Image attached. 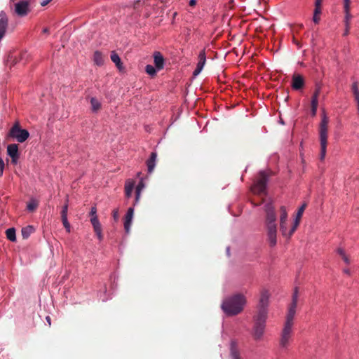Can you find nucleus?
Listing matches in <instances>:
<instances>
[{
    "label": "nucleus",
    "instance_id": "obj_26",
    "mask_svg": "<svg viewBox=\"0 0 359 359\" xmlns=\"http://www.w3.org/2000/svg\"><path fill=\"white\" fill-rule=\"evenodd\" d=\"M94 231L95 232L98 239L100 241H102L103 238V235L102 233V226L100 223H98L97 224H95L93 226Z\"/></svg>",
    "mask_w": 359,
    "mask_h": 359
},
{
    "label": "nucleus",
    "instance_id": "obj_38",
    "mask_svg": "<svg viewBox=\"0 0 359 359\" xmlns=\"http://www.w3.org/2000/svg\"><path fill=\"white\" fill-rule=\"evenodd\" d=\"M306 203L302 204V205L299 208L296 217L301 219V217H302L303 212L305 210L306 208Z\"/></svg>",
    "mask_w": 359,
    "mask_h": 359
},
{
    "label": "nucleus",
    "instance_id": "obj_53",
    "mask_svg": "<svg viewBox=\"0 0 359 359\" xmlns=\"http://www.w3.org/2000/svg\"><path fill=\"white\" fill-rule=\"evenodd\" d=\"M42 32H43V34H48V33H49V29H48V28H44V29H43Z\"/></svg>",
    "mask_w": 359,
    "mask_h": 359
},
{
    "label": "nucleus",
    "instance_id": "obj_41",
    "mask_svg": "<svg viewBox=\"0 0 359 359\" xmlns=\"http://www.w3.org/2000/svg\"><path fill=\"white\" fill-rule=\"evenodd\" d=\"M90 216L92 217H96L97 216V208L95 206H93L90 209V212L89 213Z\"/></svg>",
    "mask_w": 359,
    "mask_h": 359
},
{
    "label": "nucleus",
    "instance_id": "obj_36",
    "mask_svg": "<svg viewBox=\"0 0 359 359\" xmlns=\"http://www.w3.org/2000/svg\"><path fill=\"white\" fill-rule=\"evenodd\" d=\"M297 301H298V288L295 287L293 294H292V303L290 304L297 305Z\"/></svg>",
    "mask_w": 359,
    "mask_h": 359
},
{
    "label": "nucleus",
    "instance_id": "obj_19",
    "mask_svg": "<svg viewBox=\"0 0 359 359\" xmlns=\"http://www.w3.org/2000/svg\"><path fill=\"white\" fill-rule=\"evenodd\" d=\"M110 57L111 61L116 65V67L118 69L121 70L123 69V66L121 58L118 56V55L115 51H112L111 53Z\"/></svg>",
    "mask_w": 359,
    "mask_h": 359
},
{
    "label": "nucleus",
    "instance_id": "obj_24",
    "mask_svg": "<svg viewBox=\"0 0 359 359\" xmlns=\"http://www.w3.org/2000/svg\"><path fill=\"white\" fill-rule=\"evenodd\" d=\"M6 238L14 242L16 241V236H15V228H9L6 231Z\"/></svg>",
    "mask_w": 359,
    "mask_h": 359
},
{
    "label": "nucleus",
    "instance_id": "obj_7",
    "mask_svg": "<svg viewBox=\"0 0 359 359\" xmlns=\"http://www.w3.org/2000/svg\"><path fill=\"white\" fill-rule=\"evenodd\" d=\"M292 336V327L284 325L280 333L279 344L280 347L286 348Z\"/></svg>",
    "mask_w": 359,
    "mask_h": 359
},
{
    "label": "nucleus",
    "instance_id": "obj_32",
    "mask_svg": "<svg viewBox=\"0 0 359 359\" xmlns=\"http://www.w3.org/2000/svg\"><path fill=\"white\" fill-rule=\"evenodd\" d=\"M144 187V182H142V180H141L139 184H137V187H136V191H135V194H136V201H137L139 200V198L140 196V193H141V191L142 190V189Z\"/></svg>",
    "mask_w": 359,
    "mask_h": 359
},
{
    "label": "nucleus",
    "instance_id": "obj_45",
    "mask_svg": "<svg viewBox=\"0 0 359 359\" xmlns=\"http://www.w3.org/2000/svg\"><path fill=\"white\" fill-rule=\"evenodd\" d=\"M119 215L118 210H114L113 211V217L115 220H117L118 219Z\"/></svg>",
    "mask_w": 359,
    "mask_h": 359
},
{
    "label": "nucleus",
    "instance_id": "obj_14",
    "mask_svg": "<svg viewBox=\"0 0 359 359\" xmlns=\"http://www.w3.org/2000/svg\"><path fill=\"white\" fill-rule=\"evenodd\" d=\"M229 355L231 359H241L238 344L234 340H231L230 343Z\"/></svg>",
    "mask_w": 359,
    "mask_h": 359
},
{
    "label": "nucleus",
    "instance_id": "obj_25",
    "mask_svg": "<svg viewBox=\"0 0 359 359\" xmlns=\"http://www.w3.org/2000/svg\"><path fill=\"white\" fill-rule=\"evenodd\" d=\"M91 109L93 111H98L101 107V104L97 99L92 97L90 99Z\"/></svg>",
    "mask_w": 359,
    "mask_h": 359
},
{
    "label": "nucleus",
    "instance_id": "obj_16",
    "mask_svg": "<svg viewBox=\"0 0 359 359\" xmlns=\"http://www.w3.org/2000/svg\"><path fill=\"white\" fill-rule=\"evenodd\" d=\"M350 4H351V0L344 1V13H345V17H344L345 27L350 26V20L352 18V15L350 13Z\"/></svg>",
    "mask_w": 359,
    "mask_h": 359
},
{
    "label": "nucleus",
    "instance_id": "obj_11",
    "mask_svg": "<svg viewBox=\"0 0 359 359\" xmlns=\"http://www.w3.org/2000/svg\"><path fill=\"white\" fill-rule=\"evenodd\" d=\"M205 62H206L205 52L204 50H203L200 52V53L198 55V62L197 64V67L193 73L194 76L198 75L201 73V72L202 71V69L205 64Z\"/></svg>",
    "mask_w": 359,
    "mask_h": 359
},
{
    "label": "nucleus",
    "instance_id": "obj_9",
    "mask_svg": "<svg viewBox=\"0 0 359 359\" xmlns=\"http://www.w3.org/2000/svg\"><path fill=\"white\" fill-rule=\"evenodd\" d=\"M7 154L11 158L13 164H16L20 157L18 151V145L17 144H11L7 147Z\"/></svg>",
    "mask_w": 359,
    "mask_h": 359
},
{
    "label": "nucleus",
    "instance_id": "obj_54",
    "mask_svg": "<svg viewBox=\"0 0 359 359\" xmlns=\"http://www.w3.org/2000/svg\"><path fill=\"white\" fill-rule=\"evenodd\" d=\"M344 272L348 275L350 274V270L348 269H344Z\"/></svg>",
    "mask_w": 359,
    "mask_h": 359
},
{
    "label": "nucleus",
    "instance_id": "obj_43",
    "mask_svg": "<svg viewBox=\"0 0 359 359\" xmlns=\"http://www.w3.org/2000/svg\"><path fill=\"white\" fill-rule=\"evenodd\" d=\"M323 0H316L315 1V8L321 9V4Z\"/></svg>",
    "mask_w": 359,
    "mask_h": 359
},
{
    "label": "nucleus",
    "instance_id": "obj_31",
    "mask_svg": "<svg viewBox=\"0 0 359 359\" xmlns=\"http://www.w3.org/2000/svg\"><path fill=\"white\" fill-rule=\"evenodd\" d=\"M321 14V9L315 8L313 12V21L314 23L318 24L320 20V15Z\"/></svg>",
    "mask_w": 359,
    "mask_h": 359
},
{
    "label": "nucleus",
    "instance_id": "obj_52",
    "mask_svg": "<svg viewBox=\"0 0 359 359\" xmlns=\"http://www.w3.org/2000/svg\"><path fill=\"white\" fill-rule=\"evenodd\" d=\"M46 321L48 322V325H49V326H50V325H51V319H50V316H46Z\"/></svg>",
    "mask_w": 359,
    "mask_h": 359
},
{
    "label": "nucleus",
    "instance_id": "obj_22",
    "mask_svg": "<svg viewBox=\"0 0 359 359\" xmlns=\"http://www.w3.org/2000/svg\"><path fill=\"white\" fill-rule=\"evenodd\" d=\"M320 89H321V88L320 86L317 85L316 86V89H315L314 93L311 97V104H318V97L320 93Z\"/></svg>",
    "mask_w": 359,
    "mask_h": 359
},
{
    "label": "nucleus",
    "instance_id": "obj_5",
    "mask_svg": "<svg viewBox=\"0 0 359 359\" xmlns=\"http://www.w3.org/2000/svg\"><path fill=\"white\" fill-rule=\"evenodd\" d=\"M271 175V172L260 171L255 181L251 190L258 196L266 195V184Z\"/></svg>",
    "mask_w": 359,
    "mask_h": 359
},
{
    "label": "nucleus",
    "instance_id": "obj_2",
    "mask_svg": "<svg viewBox=\"0 0 359 359\" xmlns=\"http://www.w3.org/2000/svg\"><path fill=\"white\" fill-rule=\"evenodd\" d=\"M246 304L245 297L237 293L226 297L222 304V309L229 316H236L241 313Z\"/></svg>",
    "mask_w": 359,
    "mask_h": 359
},
{
    "label": "nucleus",
    "instance_id": "obj_37",
    "mask_svg": "<svg viewBox=\"0 0 359 359\" xmlns=\"http://www.w3.org/2000/svg\"><path fill=\"white\" fill-rule=\"evenodd\" d=\"M68 200L65 203V205L62 208L61 211V219L67 217V211H68Z\"/></svg>",
    "mask_w": 359,
    "mask_h": 359
},
{
    "label": "nucleus",
    "instance_id": "obj_6",
    "mask_svg": "<svg viewBox=\"0 0 359 359\" xmlns=\"http://www.w3.org/2000/svg\"><path fill=\"white\" fill-rule=\"evenodd\" d=\"M8 136L16 139L18 142H24L29 136V132L22 129L18 121L15 122L10 129Z\"/></svg>",
    "mask_w": 359,
    "mask_h": 359
},
{
    "label": "nucleus",
    "instance_id": "obj_13",
    "mask_svg": "<svg viewBox=\"0 0 359 359\" xmlns=\"http://www.w3.org/2000/svg\"><path fill=\"white\" fill-rule=\"evenodd\" d=\"M297 305L290 304L284 325L293 327V320L296 313Z\"/></svg>",
    "mask_w": 359,
    "mask_h": 359
},
{
    "label": "nucleus",
    "instance_id": "obj_8",
    "mask_svg": "<svg viewBox=\"0 0 359 359\" xmlns=\"http://www.w3.org/2000/svg\"><path fill=\"white\" fill-rule=\"evenodd\" d=\"M29 11V2L27 0H22L15 4V12L18 16H26Z\"/></svg>",
    "mask_w": 359,
    "mask_h": 359
},
{
    "label": "nucleus",
    "instance_id": "obj_3",
    "mask_svg": "<svg viewBox=\"0 0 359 359\" xmlns=\"http://www.w3.org/2000/svg\"><path fill=\"white\" fill-rule=\"evenodd\" d=\"M265 212L267 240L270 246L273 247L277 243V226L276 224V215L271 203H267L265 205Z\"/></svg>",
    "mask_w": 359,
    "mask_h": 359
},
{
    "label": "nucleus",
    "instance_id": "obj_29",
    "mask_svg": "<svg viewBox=\"0 0 359 359\" xmlns=\"http://www.w3.org/2000/svg\"><path fill=\"white\" fill-rule=\"evenodd\" d=\"M134 188V184L133 183H126L125 186V194L126 197L129 198L130 197L133 190Z\"/></svg>",
    "mask_w": 359,
    "mask_h": 359
},
{
    "label": "nucleus",
    "instance_id": "obj_27",
    "mask_svg": "<svg viewBox=\"0 0 359 359\" xmlns=\"http://www.w3.org/2000/svg\"><path fill=\"white\" fill-rule=\"evenodd\" d=\"M299 223H300V219H298L296 217L294 221L292 226L291 227L290 230L288 231V238H290L292 236V235L294 233V231H296Z\"/></svg>",
    "mask_w": 359,
    "mask_h": 359
},
{
    "label": "nucleus",
    "instance_id": "obj_49",
    "mask_svg": "<svg viewBox=\"0 0 359 359\" xmlns=\"http://www.w3.org/2000/svg\"><path fill=\"white\" fill-rule=\"evenodd\" d=\"M349 30H350V26L345 27V30H344V36H347L349 34Z\"/></svg>",
    "mask_w": 359,
    "mask_h": 359
},
{
    "label": "nucleus",
    "instance_id": "obj_48",
    "mask_svg": "<svg viewBox=\"0 0 359 359\" xmlns=\"http://www.w3.org/2000/svg\"><path fill=\"white\" fill-rule=\"evenodd\" d=\"M341 258L343 259V260L344 261V262L347 264H350V259L349 258L346 256V255H344L343 257H341Z\"/></svg>",
    "mask_w": 359,
    "mask_h": 359
},
{
    "label": "nucleus",
    "instance_id": "obj_20",
    "mask_svg": "<svg viewBox=\"0 0 359 359\" xmlns=\"http://www.w3.org/2000/svg\"><path fill=\"white\" fill-rule=\"evenodd\" d=\"M93 61L97 66H101L104 64V58L102 54L100 51H95L93 54Z\"/></svg>",
    "mask_w": 359,
    "mask_h": 359
},
{
    "label": "nucleus",
    "instance_id": "obj_51",
    "mask_svg": "<svg viewBox=\"0 0 359 359\" xmlns=\"http://www.w3.org/2000/svg\"><path fill=\"white\" fill-rule=\"evenodd\" d=\"M196 4V0H190L189 6H194Z\"/></svg>",
    "mask_w": 359,
    "mask_h": 359
},
{
    "label": "nucleus",
    "instance_id": "obj_39",
    "mask_svg": "<svg viewBox=\"0 0 359 359\" xmlns=\"http://www.w3.org/2000/svg\"><path fill=\"white\" fill-rule=\"evenodd\" d=\"M62 224H63L65 228L66 229L67 231L70 232L71 226L67 220V217L62 218Z\"/></svg>",
    "mask_w": 359,
    "mask_h": 359
},
{
    "label": "nucleus",
    "instance_id": "obj_30",
    "mask_svg": "<svg viewBox=\"0 0 359 359\" xmlns=\"http://www.w3.org/2000/svg\"><path fill=\"white\" fill-rule=\"evenodd\" d=\"M287 219V213L286 211V208L284 206L280 207V223L286 222Z\"/></svg>",
    "mask_w": 359,
    "mask_h": 359
},
{
    "label": "nucleus",
    "instance_id": "obj_21",
    "mask_svg": "<svg viewBox=\"0 0 359 359\" xmlns=\"http://www.w3.org/2000/svg\"><path fill=\"white\" fill-rule=\"evenodd\" d=\"M351 90H352V92H353V94L354 100L357 102L358 110L359 111V89H358V83L357 82H354L352 84Z\"/></svg>",
    "mask_w": 359,
    "mask_h": 359
},
{
    "label": "nucleus",
    "instance_id": "obj_23",
    "mask_svg": "<svg viewBox=\"0 0 359 359\" xmlns=\"http://www.w3.org/2000/svg\"><path fill=\"white\" fill-rule=\"evenodd\" d=\"M34 229L32 226H27L26 227L22 228V236L23 238L27 239L32 233H34Z\"/></svg>",
    "mask_w": 359,
    "mask_h": 359
},
{
    "label": "nucleus",
    "instance_id": "obj_18",
    "mask_svg": "<svg viewBox=\"0 0 359 359\" xmlns=\"http://www.w3.org/2000/svg\"><path fill=\"white\" fill-rule=\"evenodd\" d=\"M154 64L156 68L161 70L164 66V58L159 52H155L154 55Z\"/></svg>",
    "mask_w": 359,
    "mask_h": 359
},
{
    "label": "nucleus",
    "instance_id": "obj_17",
    "mask_svg": "<svg viewBox=\"0 0 359 359\" xmlns=\"http://www.w3.org/2000/svg\"><path fill=\"white\" fill-rule=\"evenodd\" d=\"M156 158L157 154L156 152H152L149 158L147 161L146 163L147 166L148 172L151 173L154 171V168L156 166Z\"/></svg>",
    "mask_w": 359,
    "mask_h": 359
},
{
    "label": "nucleus",
    "instance_id": "obj_10",
    "mask_svg": "<svg viewBox=\"0 0 359 359\" xmlns=\"http://www.w3.org/2000/svg\"><path fill=\"white\" fill-rule=\"evenodd\" d=\"M8 25V19L5 12L0 13V41L6 34Z\"/></svg>",
    "mask_w": 359,
    "mask_h": 359
},
{
    "label": "nucleus",
    "instance_id": "obj_44",
    "mask_svg": "<svg viewBox=\"0 0 359 359\" xmlns=\"http://www.w3.org/2000/svg\"><path fill=\"white\" fill-rule=\"evenodd\" d=\"M4 166L5 165H4V161L1 158H0V175H1L3 174Z\"/></svg>",
    "mask_w": 359,
    "mask_h": 359
},
{
    "label": "nucleus",
    "instance_id": "obj_33",
    "mask_svg": "<svg viewBox=\"0 0 359 359\" xmlns=\"http://www.w3.org/2000/svg\"><path fill=\"white\" fill-rule=\"evenodd\" d=\"M145 71L146 72L151 76H154L156 74V70L155 69L154 67H153L152 65H147L145 67Z\"/></svg>",
    "mask_w": 359,
    "mask_h": 359
},
{
    "label": "nucleus",
    "instance_id": "obj_15",
    "mask_svg": "<svg viewBox=\"0 0 359 359\" xmlns=\"http://www.w3.org/2000/svg\"><path fill=\"white\" fill-rule=\"evenodd\" d=\"M134 210L133 208H128L127 213L125 217L124 221V229L126 233H129L130 229V226L132 223V219L133 217Z\"/></svg>",
    "mask_w": 359,
    "mask_h": 359
},
{
    "label": "nucleus",
    "instance_id": "obj_46",
    "mask_svg": "<svg viewBox=\"0 0 359 359\" xmlns=\"http://www.w3.org/2000/svg\"><path fill=\"white\" fill-rule=\"evenodd\" d=\"M337 252L341 257H343L344 255H346L344 250L340 248L337 250Z\"/></svg>",
    "mask_w": 359,
    "mask_h": 359
},
{
    "label": "nucleus",
    "instance_id": "obj_42",
    "mask_svg": "<svg viewBox=\"0 0 359 359\" xmlns=\"http://www.w3.org/2000/svg\"><path fill=\"white\" fill-rule=\"evenodd\" d=\"M90 222H91L93 226L100 223V222L98 220V218H97V216L90 217Z\"/></svg>",
    "mask_w": 359,
    "mask_h": 359
},
{
    "label": "nucleus",
    "instance_id": "obj_1",
    "mask_svg": "<svg viewBox=\"0 0 359 359\" xmlns=\"http://www.w3.org/2000/svg\"><path fill=\"white\" fill-rule=\"evenodd\" d=\"M269 296L268 290H262L259 302L257 307V312L253 317L252 337L256 341L261 340L265 332L266 323L268 318Z\"/></svg>",
    "mask_w": 359,
    "mask_h": 359
},
{
    "label": "nucleus",
    "instance_id": "obj_34",
    "mask_svg": "<svg viewBox=\"0 0 359 359\" xmlns=\"http://www.w3.org/2000/svg\"><path fill=\"white\" fill-rule=\"evenodd\" d=\"M280 230L282 233V235L285 237L288 238V231L287 229V222L284 223L280 222Z\"/></svg>",
    "mask_w": 359,
    "mask_h": 359
},
{
    "label": "nucleus",
    "instance_id": "obj_35",
    "mask_svg": "<svg viewBox=\"0 0 359 359\" xmlns=\"http://www.w3.org/2000/svg\"><path fill=\"white\" fill-rule=\"evenodd\" d=\"M37 207L38 203L36 201L32 200L27 204V208L29 211L33 212L36 209Z\"/></svg>",
    "mask_w": 359,
    "mask_h": 359
},
{
    "label": "nucleus",
    "instance_id": "obj_50",
    "mask_svg": "<svg viewBox=\"0 0 359 359\" xmlns=\"http://www.w3.org/2000/svg\"><path fill=\"white\" fill-rule=\"evenodd\" d=\"M140 3V0H137V1H134V3H133V8L135 9H136Z\"/></svg>",
    "mask_w": 359,
    "mask_h": 359
},
{
    "label": "nucleus",
    "instance_id": "obj_47",
    "mask_svg": "<svg viewBox=\"0 0 359 359\" xmlns=\"http://www.w3.org/2000/svg\"><path fill=\"white\" fill-rule=\"evenodd\" d=\"M52 0H43L41 1L40 4L41 6H46L48 5Z\"/></svg>",
    "mask_w": 359,
    "mask_h": 359
},
{
    "label": "nucleus",
    "instance_id": "obj_12",
    "mask_svg": "<svg viewBox=\"0 0 359 359\" xmlns=\"http://www.w3.org/2000/svg\"><path fill=\"white\" fill-rule=\"evenodd\" d=\"M304 86V77L297 74H294L292 78V87L294 90H300Z\"/></svg>",
    "mask_w": 359,
    "mask_h": 359
},
{
    "label": "nucleus",
    "instance_id": "obj_40",
    "mask_svg": "<svg viewBox=\"0 0 359 359\" xmlns=\"http://www.w3.org/2000/svg\"><path fill=\"white\" fill-rule=\"evenodd\" d=\"M311 115H312V116H315L317 113V109H318V104H311Z\"/></svg>",
    "mask_w": 359,
    "mask_h": 359
},
{
    "label": "nucleus",
    "instance_id": "obj_28",
    "mask_svg": "<svg viewBox=\"0 0 359 359\" xmlns=\"http://www.w3.org/2000/svg\"><path fill=\"white\" fill-rule=\"evenodd\" d=\"M299 223H300V219H298L296 217L294 221L292 226L291 227L290 230L288 231V238H290L292 236V235L294 233V231H296Z\"/></svg>",
    "mask_w": 359,
    "mask_h": 359
},
{
    "label": "nucleus",
    "instance_id": "obj_4",
    "mask_svg": "<svg viewBox=\"0 0 359 359\" xmlns=\"http://www.w3.org/2000/svg\"><path fill=\"white\" fill-rule=\"evenodd\" d=\"M329 118L325 113L322 116V119L319 127V137L320 144V159L323 161L326 155V149L327 144V130Z\"/></svg>",
    "mask_w": 359,
    "mask_h": 359
}]
</instances>
